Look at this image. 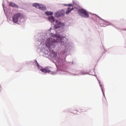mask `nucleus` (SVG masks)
<instances>
[{
  "label": "nucleus",
  "instance_id": "nucleus-1",
  "mask_svg": "<svg viewBox=\"0 0 126 126\" xmlns=\"http://www.w3.org/2000/svg\"><path fill=\"white\" fill-rule=\"evenodd\" d=\"M22 18H24V16L22 14L20 13H16L12 17L13 22L17 23L18 22V20L22 19Z\"/></svg>",
  "mask_w": 126,
  "mask_h": 126
},
{
  "label": "nucleus",
  "instance_id": "nucleus-2",
  "mask_svg": "<svg viewBox=\"0 0 126 126\" xmlns=\"http://www.w3.org/2000/svg\"><path fill=\"white\" fill-rule=\"evenodd\" d=\"M78 13L79 15H81V16L85 17V18H89V14H88L87 11L84 9H78Z\"/></svg>",
  "mask_w": 126,
  "mask_h": 126
},
{
  "label": "nucleus",
  "instance_id": "nucleus-3",
  "mask_svg": "<svg viewBox=\"0 0 126 126\" xmlns=\"http://www.w3.org/2000/svg\"><path fill=\"white\" fill-rule=\"evenodd\" d=\"M55 43H57L56 40H54V39H53V38H49L46 40V46L49 47L50 46L54 45Z\"/></svg>",
  "mask_w": 126,
  "mask_h": 126
},
{
  "label": "nucleus",
  "instance_id": "nucleus-4",
  "mask_svg": "<svg viewBox=\"0 0 126 126\" xmlns=\"http://www.w3.org/2000/svg\"><path fill=\"white\" fill-rule=\"evenodd\" d=\"M50 68H51V67H46L43 69L41 68L40 70L42 72H44V73H50V72H51V74H55V73H56V72L51 71Z\"/></svg>",
  "mask_w": 126,
  "mask_h": 126
},
{
  "label": "nucleus",
  "instance_id": "nucleus-5",
  "mask_svg": "<svg viewBox=\"0 0 126 126\" xmlns=\"http://www.w3.org/2000/svg\"><path fill=\"white\" fill-rule=\"evenodd\" d=\"M56 23L57 25L54 26V29H58V28H60L62 27V26H64V23H61L58 20H56Z\"/></svg>",
  "mask_w": 126,
  "mask_h": 126
},
{
  "label": "nucleus",
  "instance_id": "nucleus-6",
  "mask_svg": "<svg viewBox=\"0 0 126 126\" xmlns=\"http://www.w3.org/2000/svg\"><path fill=\"white\" fill-rule=\"evenodd\" d=\"M63 15H64V11L63 10L55 13V16L56 17H60V16H63Z\"/></svg>",
  "mask_w": 126,
  "mask_h": 126
},
{
  "label": "nucleus",
  "instance_id": "nucleus-7",
  "mask_svg": "<svg viewBox=\"0 0 126 126\" xmlns=\"http://www.w3.org/2000/svg\"><path fill=\"white\" fill-rule=\"evenodd\" d=\"M9 6H11L12 7H15L16 8H18L19 6L17 5V4L12 2H10L9 4Z\"/></svg>",
  "mask_w": 126,
  "mask_h": 126
},
{
  "label": "nucleus",
  "instance_id": "nucleus-8",
  "mask_svg": "<svg viewBox=\"0 0 126 126\" xmlns=\"http://www.w3.org/2000/svg\"><path fill=\"white\" fill-rule=\"evenodd\" d=\"M74 8H73V7H68L67 8V11H66V14H69V13L70 12V11H71L72 10H73Z\"/></svg>",
  "mask_w": 126,
  "mask_h": 126
},
{
  "label": "nucleus",
  "instance_id": "nucleus-9",
  "mask_svg": "<svg viewBox=\"0 0 126 126\" xmlns=\"http://www.w3.org/2000/svg\"><path fill=\"white\" fill-rule=\"evenodd\" d=\"M39 9H41V10H45L46 9V7L41 4H39Z\"/></svg>",
  "mask_w": 126,
  "mask_h": 126
},
{
  "label": "nucleus",
  "instance_id": "nucleus-10",
  "mask_svg": "<svg viewBox=\"0 0 126 126\" xmlns=\"http://www.w3.org/2000/svg\"><path fill=\"white\" fill-rule=\"evenodd\" d=\"M48 20L50 21V22H55V17L53 16H50L48 17Z\"/></svg>",
  "mask_w": 126,
  "mask_h": 126
},
{
  "label": "nucleus",
  "instance_id": "nucleus-11",
  "mask_svg": "<svg viewBox=\"0 0 126 126\" xmlns=\"http://www.w3.org/2000/svg\"><path fill=\"white\" fill-rule=\"evenodd\" d=\"M33 6H34L35 8H39V6L40 5V4L38 3H34L33 4Z\"/></svg>",
  "mask_w": 126,
  "mask_h": 126
},
{
  "label": "nucleus",
  "instance_id": "nucleus-12",
  "mask_svg": "<svg viewBox=\"0 0 126 126\" xmlns=\"http://www.w3.org/2000/svg\"><path fill=\"white\" fill-rule=\"evenodd\" d=\"M45 14L46 15H53V12L49 11V12H46Z\"/></svg>",
  "mask_w": 126,
  "mask_h": 126
},
{
  "label": "nucleus",
  "instance_id": "nucleus-13",
  "mask_svg": "<svg viewBox=\"0 0 126 126\" xmlns=\"http://www.w3.org/2000/svg\"><path fill=\"white\" fill-rule=\"evenodd\" d=\"M55 37H56V38H57V40H59V39H60L61 38V35H60L59 34L58 35L56 34Z\"/></svg>",
  "mask_w": 126,
  "mask_h": 126
},
{
  "label": "nucleus",
  "instance_id": "nucleus-14",
  "mask_svg": "<svg viewBox=\"0 0 126 126\" xmlns=\"http://www.w3.org/2000/svg\"><path fill=\"white\" fill-rule=\"evenodd\" d=\"M106 102H107V99H106V98H105L104 99H103L102 100V102H103V103H106Z\"/></svg>",
  "mask_w": 126,
  "mask_h": 126
},
{
  "label": "nucleus",
  "instance_id": "nucleus-15",
  "mask_svg": "<svg viewBox=\"0 0 126 126\" xmlns=\"http://www.w3.org/2000/svg\"><path fill=\"white\" fill-rule=\"evenodd\" d=\"M68 5L69 6H73L72 5V4H68Z\"/></svg>",
  "mask_w": 126,
  "mask_h": 126
},
{
  "label": "nucleus",
  "instance_id": "nucleus-16",
  "mask_svg": "<svg viewBox=\"0 0 126 126\" xmlns=\"http://www.w3.org/2000/svg\"><path fill=\"white\" fill-rule=\"evenodd\" d=\"M37 63V66H39V64H38V63Z\"/></svg>",
  "mask_w": 126,
  "mask_h": 126
},
{
  "label": "nucleus",
  "instance_id": "nucleus-17",
  "mask_svg": "<svg viewBox=\"0 0 126 126\" xmlns=\"http://www.w3.org/2000/svg\"><path fill=\"white\" fill-rule=\"evenodd\" d=\"M55 55L56 56V55H57V53H55Z\"/></svg>",
  "mask_w": 126,
  "mask_h": 126
},
{
  "label": "nucleus",
  "instance_id": "nucleus-18",
  "mask_svg": "<svg viewBox=\"0 0 126 126\" xmlns=\"http://www.w3.org/2000/svg\"><path fill=\"white\" fill-rule=\"evenodd\" d=\"M0 88H1V86L0 85Z\"/></svg>",
  "mask_w": 126,
  "mask_h": 126
}]
</instances>
